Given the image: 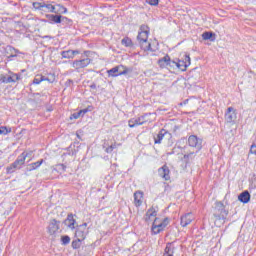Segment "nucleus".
I'll return each instance as SVG.
<instances>
[{
    "mask_svg": "<svg viewBox=\"0 0 256 256\" xmlns=\"http://www.w3.org/2000/svg\"><path fill=\"white\" fill-rule=\"evenodd\" d=\"M188 145L189 147H193L196 151H201L203 147V140L196 135H191L188 138Z\"/></svg>",
    "mask_w": 256,
    "mask_h": 256,
    "instance_id": "423d86ee",
    "label": "nucleus"
},
{
    "mask_svg": "<svg viewBox=\"0 0 256 256\" xmlns=\"http://www.w3.org/2000/svg\"><path fill=\"white\" fill-rule=\"evenodd\" d=\"M87 233H89V231L87 230V223H84L77 227L75 237L76 239H78V241H85Z\"/></svg>",
    "mask_w": 256,
    "mask_h": 256,
    "instance_id": "0eeeda50",
    "label": "nucleus"
},
{
    "mask_svg": "<svg viewBox=\"0 0 256 256\" xmlns=\"http://www.w3.org/2000/svg\"><path fill=\"white\" fill-rule=\"evenodd\" d=\"M54 13H67V8L58 4V5H56V12H54Z\"/></svg>",
    "mask_w": 256,
    "mask_h": 256,
    "instance_id": "c85d7f7f",
    "label": "nucleus"
},
{
    "mask_svg": "<svg viewBox=\"0 0 256 256\" xmlns=\"http://www.w3.org/2000/svg\"><path fill=\"white\" fill-rule=\"evenodd\" d=\"M172 65L177 66L180 71H187V67L191 65V57L189 54H183V57L178 62L172 61Z\"/></svg>",
    "mask_w": 256,
    "mask_h": 256,
    "instance_id": "7ed1b4c3",
    "label": "nucleus"
},
{
    "mask_svg": "<svg viewBox=\"0 0 256 256\" xmlns=\"http://www.w3.org/2000/svg\"><path fill=\"white\" fill-rule=\"evenodd\" d=\"M25 159H27V154L22 153L17 160L13 163L14 169H21L22 165H25Z\"/></svg>",
    "mask_w": 256,
    "mask_h": 256,
    "instance_id": "2eb2a0df",
    "label": "nucleus"
},
{
    "mask_svg": "<svg viewBox=\"0 0 256 256\" xmlns=\"http://www.w3.org/2000/svg\"><path fill=\"white\" fill-rule=\"evenodd\" d=\"M129 69L123 65L116 66L107 71L109 77H119V75H127Z\"/></svg>",
    "mask_w": 256,
    "mask_h": 256,
    "instance_id": "39448f33",
    "label": "nucleus"
},
{
    "mask_svg": "<svg viewBox=\"0 0 256 256\" xmlns=\"http://www.w3.org/2000/svg\"><path fill=\"white\" fill-rule=\"evenodd\" d=\"M158 173L162 179H165V181H169V179H171V176H169V167H167V165L162 166L158 170Z\"/></svg>",
    "mask_w": 256,
    "mask_h": 256,
    "instance_id": "dca6fc26",
    "label": "nucleus"
},
{
    "mask_svg": "<svg viewBox=\"0 0 256 256\" xmlns=\"http://www.w3.org/2000/svg\"><path fill=\"white\" fill-rule=\"evenodd\" d=\"M82 241L83 240H79L77 238H76V240H73V242H72L73 249H79V247H81V242Z\"/></svg>",
    "mask_w": 256,
    "mask_h": 256,
    "instance_id": "7c9ffc66",
    "label": "nucleus"
},
{
    "mask_svg": "<svg viewBox=\"0 0 256 256\" xmlns=\"http://www.w3.org/2000/svg\"><path fill=\"white\" fill-rule=\"evenodd\" d=\"M175 253V247H173L172 243H168L164 250V255H173Z\"/></svg>",
    "mask_w": 256,
    "mask_h": 256,
    "instance_id": "b1692460",
    "label": "nucleus"
},
{
    "mask_svg": "<svg viewBox=\"0 0 256 256\" xmlns=\"http://www.w3.org/2000/svg\"><path fill=\"white\" fill-rule=\"evenodd\" d=\"M88 65H91V59L90 58H84L81 60H75L72 62L73 69H85V67H88Z\"/></svg>",
    "mask_w": 256,
    "mask_h": 256,
    "instance_id": "1a4fd4ad",
    "label": "nucleus"
},
{
    "mask_svg": "<svg viewBox=\"0 0 256 256\" xmlns=\"http://www.w3.org/2000/svg\"><path fill=\"white\" fill-rule=\"evenodd\" d=\"M250 153H252V155H256V145L252 144L250 147Z\"/></svg>",
    "mask_w": 256,
    "mask_h": 256,
    "instance_id": "a19ab883",
    "label": "nucleus"
},
{
    "mask_svg": "<svg viewBox=\"0 0 256 256\" xmlns=\"http://www.w3.org/2000/svg\"><path fill=\"white\" fill-rule=\"evenodd\" d=\"M43 163H44V160H43V159H41L40 161L31 163V164L28 166V171H35V169H39V167H41V165H43Z\"/></svg>",
    "mask_w": 256,
    "mask_h": 256,
    "instance_id": "5701e85b",
    "label": "nucleus"
},
{
    "mask_svg": "<svg viewBox=\"0 0 256 256\" xmlns=\"http://www.w3.org/2000/svg\"><path fill=\"white\" fill-rule=\"evenodd\" d=\"M49 21H52V23H61V15H53L50 14L47 16Z\"/></svg>",
    "mask_w": 256,
    "mask_h": 256,
    "instance_id": "393cba45",
    "label": "nucleus"
},
{
    "mask_svg": "<svg viewBox=\"0 0 256 256\" xmlns=\"http://www.w3.org/2000/svg\"><path fill=\"white\" fill-rule=\"evenodd\" d=\"M87 113V109L80 110L79 112H76L71 115L70 119H79L81 115H85Z\"/></svg>",
    "mask_w": 256,
    "mask_h": 256,
    "instance_id": "bb28decb",
    "label": "nucleus"
},
{
    "mask_svg": "<svg viewBox=\"0 0 256 256\" xmlns=\"http://www.w3.org/2000/svg\"><path fill=\"white\" fill-rule=\"evenodd\" d=\"M147 115L138 117V118H132L128 121V126L130 128L137 127V125H143L144 123H147V120L145 119Z\"/></svg>",
    "mask_w": 256,
    "mask_h": 256,
    "instance_id": "f8f14e48",
    "label": "nucleus"
},
{
    "mask_svg": "<svg viewBox=\"0 0 256 256\" xmlns=\"http://www.w3.org/2000/svg\"><path fill=\"white\" fill-rule=\"evenodd\" d=\"M86 55H87V53H89V52H84Z\"/></svg>",
    "mask_w": 256,
    "mask_h": 256,
    "instance_id": "37998d69",
    "label": "nucleus"
},
{
    "mask_svg": "<svg viewBox=\"0 0 256 256\" xmlns=\"http://www.w3.org/2000/svg\"><path fill=\"white\" fill-rule=\"evenodd\" d=\"M48 83H55V74H49V77L45 78Z\"/></svg>",
    "mask_w": 256,
    "mask_h": 256,
    "instance_id": "c9c22d12",
    "label": "nucleus"
},
{
    "mask_svg": "<svg viewBox=\"0 0 256 256\" xmlns=\"http://www.w3.org/2000/svg\"><path fill=\"white\" fill-rule=\"evenodd\" d=\"M48 83H55V74H49V77L45 78Z\"/></svg>",
    "mask_w": 256,
    "mask_h": 256,
    "instance_id": "f704fd0d",
    "label": "nucleus"
},
{
    "mask_svg": "<svg viewBox=\"0 0 256 256\" xmlns=\"http://www.w3.org/2000/svg\"><path fill=\"white\" fill-rule=\"evenodd\" d=\"M7 81H9V76L0 75V82L1 83H9Z\"/></svg>",
    "mask_w": 256,
    "mask_h": 256,
    "instance_id": "4c0bfd02",
    "label": "nucleus"
},
{
    "mask_svg": "<svg viewBox=\"0 0 256 256\" xmlns=\"http://www.w3.org/2000/svg\"><path fill=\"white\" fill-rule=\"evenodd\" d=\"M79 50H67L62 51L61 55L63 59H73L75 55H79Z\"/></svg>",
    "mask_w": 256,
    "mask_h": 256,
    "instance_id": "a211bd4d",
    "label": "nucleus"
},
{
    "mask_svg": "<svg viewBox=\"0 0 256 256\" xmlns=\"http://www.w3.org/2000/svg\"><path fill=\"white\" fill-rule=\"evenodd\" d=\"M21 79V76L19 74H11L8 76V83H17Z\"/></svg>",
    "mask_w": 256,
    "mask_h": 256,
    "instance_id": "a878e982",
    "label": "nucleus"
},
{
    "mask_svg": "<svg viewBox=\"0 0 256 256\" xmlns=\"http://www.w3.org/2000/svg\"><path fill=\"white\" fill-rule=\"evenodd\" d=\"M167 225H169V221L167 219H164L163 221H161L160 219L155 218L152 224V233L154 235H158V233L163 231V229H165Z\"/></svg>",
    "mask_w": 256,
    "mask_h": 256,
    "instance_id": "20e7f679",
    "label": "nucleus"
},
{
    "mask_svg": "<svg viewBox=\"0 0 256 256\" xmlns=\"http://www.w3.org/2000/svg\"><path fill=\"white\" fill-rule=\"evenodd\" d=\"M62 245H69L71 242V238L69 236H62L61 238Z\"/></svg>",
    "mask_w": 256,
    "mask_h": 256,
    "instance_id": "2f4dec72",
    "label": "nucleus"
},
{
    "mask_svg": "<svg viewBox=\"0 0 256 256\" xmlns=\"http://www.w3.org/2000/svg\"><path fill=\"white\" fill-rule=\"evenodd\" d=\"M158 65L161 69H166V67H173V61H171V57L169 55L164 56L158 60Z\"/></svg>",
    "mask_w": 256,
    "mask_h": 256,
    "instance_id": "ddd939ff",
    "label": "nucleus"
},
{
    "mask_svg": "<svg viewBox=\"0 0 256 256\" xmlns=\"http://www.w3.org/2000/svg\"><path fill=\"white\" fill-rule=\"evenodd\" d=\"M115 147H117V144L109 146L108 148H106V153H113V149H115Z\"/></svg>",
    "mask_w": 256,
    "mask_h": 256,
    "instance_id": "58836bf2",
    "label": "nucleus"
},
{
    "mask_svg": "<svg viewBox=\"0 0 256 256\" xmlns=\"http://www.w3.org/2000/svg\"><path fill=\"white\" fill-rule=\"evenodd\" d=\"M238 200L241 203H249L251 201V194H249V191H244L238 196Z\"/></svg>",
    "mask_w": 256,
    "mask_h": 256,
    "instance_id": "aec40b11",
    "label": "nucleus"
},
{
    "mask_svg": "<svg viewBox=\"0 0 256 256\" xmlns=\"http://www.w3.org/2000/svg\"><path fill=\"white\" fill-rule=\"evenodd\" d=\"M122 45L129 47L131 45V39H129V38L122 39Z\"/></svg>",
    "mask_w": 256,
    "mask_h": 256,
    "instance_id": "e433bc0d",
    "label": "nucleus"
},
{
    "mask_svg": "<svg viewBox=\"0 0 256 256\" xmlns=\"http://www.w3.org/2000/svg\"><path fill=\"white\" fill-rule=\"evenodd\" d=\"M33 7L34 9H47L48 13H57V7L52 4L34 2Z\"/></svg>",
    "mask_w": 256,
    "mask_h": 256,
    "instance_id": "6e6552de",
    "label": "nucleus"
},
{
    "mask_svg": "<svg viewBox=\"0 0 256 256\" xmlns=\"http://www.w3.org/2000/svg\"><path fill=\"white\" fill-rule=\"evenodd\" d=\"M15 169H17V168H14L13 163H12L11 166L7 167V173H15Z\"/></svg>",
    "mask_w": 256,
    "mask_h": 256,
    "instance_id": "ea45409f",
    "label": "nucleus"
},
{
    "mask_svg": "<svg viewBox=\"0 0 256 256\" xmlns=\"http://www.w3.org/2000/svg\"><path fill=\"white\" fill-rule=\"evenodd\" d=\"M134 205L136 207H141V205H143V192L142 191H136L134 193Z\"/></svg>",
    "mask_w": 256,
    "mask_h": 256,
    "instance_id": "f3484780",
    "label": "nucleus"
},
{
    "mask_svg": "<svg viewBox=\"0 0 256 256\" xmlns=\"http://www.w3.org/2000/svg\"><path fill=\"white\" fill-rule=\"evenodd\" d=\"M194 219H195V216H193L192 213H187L181 217L180 224L182 227H187V225H191Z\"/></svg>",
    "mask_w": 256,
    "mask_h": 256,
    "instance_id": "4468645a",
    "label": "nucleus"
},
{
    "mask_svg": "<svg viewBox=\"0 0 256 256\" xmlns=\"http://www.w3.org/2000/svg\"><path fill=\"white\" fill-rule=\"evenodd\" d=\"M76 220L73 218V214H68L67 219L64 221V225L69 229H75Z\"/></svg>",
    "mask_w": 256,
    "mask_h": 256,
    "instance_id": "6ab92c4d",
    "label": "nucleus"
},
{
    "mask_svg": "<svg viewBox=\"0 0 256 256\" xmlns=\"http://www.w3.org/2000/svg\"><path fill=\"white\" fill-rule=\"evenodd\" d=\"M155 217H157V210H155V208H150L147 212H146V221H153V219H155Z\"/></svg>",
    "mask_w": 256,
    "mask_h": 256,
    "instance_id": "412c9836",
    "label": "nucleus"
},
{
    "mask_svg": "<svg viewBox=\"0 0 256 256\" xmlns=\"http://www.w3.org/2000/svg\"><path fill=\"white\" fill-rule=\"evenodd\" d=\"M227 215H229V212L225 210V206L223 205V203L218 202L214 210V223L216 227H221V225L225 223Z\"/></svg>",
    "mask_w": 256,
    "mask_h": 256,
    "instance_id": "f03ea898",
    "label": "nucleus"
},
{
    "mask_svg": "<svg viewBox=\"0 0 256 256\" xmlns=\"http://www.w3.org/2000/svg\"><path fill=\"white\" fill-rule=\"evenodd\" d=\"M137 40L143 51H151V42H149V26L142 25L140 27Z\"/></svg>",
    "mask_w": 256,
    "mask_h": 256,
    "instance_id": "f257e3e1",
    "label": "nucleus"
},
{
    "mask_svg": "<svg viewBox=\"0 0 256 256\" xmlns=\"http://www.w3.org/2000/svg\"><path fill=\"white\" fill-rule=\"evenodd\" d=\"M42 81H45V76L43 75H37L34 80H33V84L34 85H39V83H41Z\"/></svg>",
    "mask_w": 256,
    "mask_h": 256,
    "instance_id": "cd10ccee",
    "label": "nucleus"
},
{
    "mask_svg": "<svg viewBox=\"0 0 256 256\" xmlns=\"http://www.w3.org/2000/svg\"><path fill=\"white\" fill-rule=\"evenodd\" d=\"M146 3H148V5H152L153 7H157V5H159V0H146Z\"/></svg>",
    "mask_w": 256,
    "mask_h": 256,
    "instance_id": "72a5a7b5",
    "label": "nucleus"
},
{
    "mask_svg": "<svg viewBox=\"0 0 256 256\" xmlns=\"http://www.w3.org/2000/svg\"><path fill=\"white\" fill-rule=\"evenodd\" d=\"M225 121H227V123H233L234 121H237V110H235V108H227L225 113Z\"/></svg>",
    "mask_w": 256,
    "mask_h": 256,
    "instance_id": "9b49d317",
    "label": "nucleus"
},
{
    "mask_svg": "<svg viewBox=\"0 0 256 256\" xmlns=\"http://www.w3.org/2000/svg\"><path fill=\"white\" fill-rule=\"evenodd\" d=\"M60 167H62L63 169H65V166H64L63 164H61Z\"/></svg>",
    "mask_w": 256,
    "mask_h": 256,
    "instance_id": "79ce46f5",
    "label": "nucleus"
},
{
    "mask_svg": "<svg viewBox=\"0 0 256 256\" xmlns=\"http://www.w3.org/2000/svg\"><path fill=\"white\" fill-rule=\"evenodd\" d=\"M167 135V130L162 129L160 132L157 134L156 137H154V143L160 144L161 141H163V138Z\"/></svg>",
    "mask_w": 256,
    "mask_h": 256,
    "instance_id": "4be33fe9",
    "label": "nucleus"
},
{
    "mask_svg": "<svg viewBox=\"0 0 256 256\" xmlns=\"http://www.w3.org/2000/svg\"><path fill=\"white\" fill-rule=\"evenodd\" d=\"M11 133V128H7V127H0V135H7Z\"/></svg>",
    "mask_w": 256,
    "mask_h": 256,
    "instance_id": "c756f323",
    "label": "nucleus"
},
{
    "mask_svg": "<svg viewBox=\"0 0 256 256\" xmlns=\"http://www.w3.org/2000/svg\"><path fill=\"white\" fill-rule=\"evenodd\" d=\"M211 37H213V33H211V32H204L202 34V38L204 39V41L211 39Z\"/></svg>",
    "mask_w": 256,
    "mask_h": 256,
    "instance_id": "473e14b6",
    "label": "nucleus"
},
{
    "mask_svg": "<svg viewBox=\"0 0 256 256\" xmlns=\"http://www.w3.org/2000/svg\"><path fill=\"white\" fill-rule=\"evenodd\" d=\"M47 231L51 237H55L59 232V222L55 219L50 220Z\"/></svg>",
    "mask_w": 256,
    "mask_h": 256,
    "instance_id": "9d476101",
    "label": "nucleus"
}]
</instances>
